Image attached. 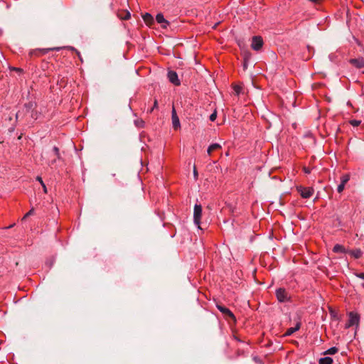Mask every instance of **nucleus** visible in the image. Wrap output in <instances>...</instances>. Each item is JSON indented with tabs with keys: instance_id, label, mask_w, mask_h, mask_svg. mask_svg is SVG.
<instances>
[{
	"instance_id": "cd10ccee",
	"label": "nucleus",
	"mask_w": 364,
	"mask_h": 364,
	"mask_svg": "<svg viewBox=\"0 0 364 364\" xmlns=\"http://www.w3.org/2000/svg\"><path fill=\"white\" fill-rule=\"evenodd\" d=\"M245 352L244 350L237 349L236 351V357L237 358L242 356V355H245Z\"/></svg>"
},
{
	"instance_id": "20e7f679",
	"label": "nucleus",
	"mask_w": 364,
	"mask_h": 364,
	"mask_svg": "<svg viewBox=\"0 0 364 364\" xmlns=\"http://www.w3.org/2000/svg\"><path fill=\"white\" fill-rule=\"evenodd\" d=\"M276 296L279 302L284 303L290 300L289 293L284 288H279L276 290Z\"/></svg>"
},
{
	"instance_id": "f03ea898",
	"label": "nucleus",
	"mask_w": 364,
	"mask_h": 364,
	"mask_svg": "<svg viewBox=\"0 0 364 364\" xmlns=\"http://www.w3.org/2000/svg\"><path fill=\"white\" fill-rule=\"evenodd\" d=\"M217 309L223 314V316L225 319H231L234 322L236 321V318L233 313L227 307L225 306H223L222 304L217 303L216 304Z\"/></svg>"
},
{
	"instance_id": "4468645a",
	"label": "nucleus",
	"mask_w": 364,
	"mask_h": 364,
	"mask_svg": "<svg viewBox=\"0 0 364 364\" xmlns=\"http://www.w3.org/2000/svg\"><path fill=\"white\" fill-rule=\"evenodd\" d=\"M300 327H301V322L298 321L296 323L295 327L289 328L287 330L284 335L287 336H289L292 335L294 333H295L296 331H297L298 330H299Z\"/></svg>"
},
{
	"instance_id": "a19ab883",
	"label": "nucleus",
	"mask_w": 364,
	"mask_h": 364,
	"mask_svg": "<svg viewBox=\"0 0 364 364\" xmlns=\"http://www.w3.org/2000/svg\"><path fill=\"white\" fill-rule=\"evenodd\" d=\"M234 339L238 342H242L237 336H234Z\"/></svg>"
},
{
	"instance_id": "6ab92c4d",
	"label": "nucleus",
	"mask_w": 364,
	"mask_h": 364,
	"mask_svg": "<svg viewBox=\"0 0 364 364\" xmlns=\"http://www.w3.org/2000/svg\"><path fill=\"white\" fill-rule=\"evenodd\" d=\"M338 348L336 347H331L323 353V355H334L338 353Z\"/></svg>"
},
{
	"instance_id": "2f4dec72",
	"label": "nucleus",
	"mask_w": 364,
	"mask_h": 364,
	"mask_svg": "<svg viewBox=\"0 0 364 364\" xmlns=\"http://www.w3.org/2000/svg\"><path fill=\"white\" fill-rule=\"evenodd\" d=\"M64 48H66V49H68V50H75V51H76V53H77V55H78V57H79L80 58H80V52L77 51L74 48H73V47H65ZM80 60H82V59H80Z\"/></svg>"
},
{
	"instance_id": "a878e982",
	"label": "nucleus",
	"mask_w": 364,
	"mask_h": 364,
	"mask_svg": "<svg viewBox=\"0 0 364 364\" xmlns=\"http://www.w3.org/2000/svg\"><path fill=\"white\" fill-rule=\"evenodd\" d=\"M158 108V100L156 99L154 100V105L148 111L149 113H151L155 109Z\"/></svg>"
},
{
	"instance_id": "79ce46f5",
	"label": "nucleus",
	"mask_w": 364,
	"mask_h": 364,
	"mask_svg": "<svg viewBox=\"0 0 364 364\" xmlns=\"http://www.w3.org/2000/svg\"><path fill=\"white\" fill-rule=\"evenodd\" d=\"M362 285H363V287H364V284H363Z\"/></svg>"
},
{
	"instance_id": "9b49d317",
	"label": "nucleus",
	"mask_w": 364,
	"mask_h": 364,
	"mask_svg": "<svg viewBox=\"0 0 364 364\" xmlns=\"http://www.w3.org/2000/svg\"><path fill=\"white\" fill-rule=\"evenodd\" d=\"M349 63L357 68L360 69L364 68L363 58H351L349 60Z\"/></svg>"
},
{
	"instance_id": "39448f33",
	"label": "nucleus",
	"mask_w": 364,
	"mask_h": 364,
	"mask_svg": "<svg viewBox=\"0 0 364 364\" xmlns=\"http://www.w3.org/2000/svg\"><path fill=\"white\" fill-rule=\"evenodd\" d=\"M202 216V206L199 204H196L193 210V220L194 223L199 228Z\"/></svg>"
},
{
	"instance_id": "7ed1b4c3",
	"label": "nucleus",
	"mask_w": 364,
	"mask_h": 364,
	"mask_svg": "<svg viewBox=\"0 0 364 364\" xmlns=\"http://www.w3.org/2000/svg\"><path fill=\"white\" fill-rule=\"evenodd\" d=\"M296 190L303 198H309L314 193V190L312 187H304L302 186H299L296 187Z\"/></svg>"
},
{
	"instance_id": "473e14b6",
	"label": "nucleus",
	"mask_w": 364,
	"mask_h": 364,
	"mask_svg": "<svg viewBox=\"0 0 364 364\" xmlns=\"http://www.w3.org/2000/svg\"><path fill=\"white\" fill-rule=\"evenodd\" d=\"M34 213V209L33 208H31L24 216V218L29 216V215H33Z\"/></svg>"
},
{
	"instance_id": "58836bf2",
	"label": "nucleus",
	"mask_w": 364,
	"mask_h": 364,
	"mask_svg": "<svg viewBox=\"0 0 364 364\" xmlns=\"http://www.w3.org/2000/svg\"><path fill=\"white\" fill-rule=\"evenodd\" d=\"M193 174H194L195 178L198 177V172L196 171V167L194 168V170H193Z\"/></svg>"
},
{
	"instance_id": "72a5a7b5",
	"label": "nucleus",
	"mask_w": 364,
	"mask_h": 364,
	"mask_svg": "<svg viewBox=\"0 0 364 364\" xmlns=\"http://www.w3.org/2000/svg\"><path fill=\"white\" fill-rule=\"evenodd\" d=\"M11 70H15L17 73H21L23 72V70L19 68H12Z\"/></svg>"
},
{
	"instance_id": "c9c22d12",
	"label": "nucleus",
	"mask_w": 364,
	"mask_h": 364,
	"mask_svg": "<svg viewBox=\"0 0 364 364\" xmlns=\"http://www.w3.org/2000/svg\"><path fill=\"white\" fill-rule=\"evenodd\" d=\"M304 171L306 173H311V171H310V168H307V167H304L303 168Z\"/></svg>"
},
{
	"instance_id": "0eeeda50",
	"label": "nucleus",
	"mask_w": 364,
	"mask_h": 364,
	"mask_svg": "<svg viewBox=\"0 0 364 364\" xmlns=\"http://www.w3.org/2000/svg\"><path fill=\"white\" fill-rule=\"evenodd\" d=\"M61 48L55 47L52 48H43V49H36L33 50L29 53V55L31 56L35 55V56H40L41 55H45L48 53L50 50H59Z\"/></svg>"
},
{
	"instance_id": "f3484780",
	"label": "nucleus",
	"mask_w": 364,
	"mask_h": 364,
	"mask_svg": "<svg viewBox=\"0 0 364 364\" xmlns=\"http://www.w3.org/2000/svg\"><path fill=\"white\" fill-rule=\"evenodd\" d=\"M118 16L122 20H128L131 17V14L128 11H122L118 14Z\"/></svg>"
},
{
	"instance_id": "9d476101",
	"label": "nucleus",
	"mask_w": 364,
	"mask_h": 364,
	"mask_svg": "<svg viewBox=\"0 0 364 364\" xmlns=\"http://www.w3.org/2000/svg\"><path fill=\"white\" fill-rule=\"evenodd\" d=\"M168 77L169 81L175 85H179L181 84L180 80L178 78V75L175 71L171 70L168 73Z\"/></svg>"
},
{
	"instance_id": "f8f14e48",
	"label": "nucleus",
	"mask_w": 364,
	"mask_h": 364,
	"mask_svg": "<svg viewBox=\"0 0 364 364\" xmlns=\"http://www.w3.org/2000/svg\"><path fill=\"white\" fill-rule=\"evenodd\" d=\"M348 254H349L354 259H359L363 256V252L360 249L348 250Z\"/></svg>"
},
{
	"instance_id": "f704fd0d",
	"label": "nucleus",
	"mask_w": 364,
	"mask_h": 364,
	"mask_svg": "<svg viewBox=\"0 0 364 364\" xmlns=\"http://www.w3.org/2000/svg\"><path fill=\"white\" fill-rule=\"evenodd\" d=\"M250 56H251V54L250 53H245L244 58H246V61H248Z\"/></svg>"
},
{
	"instance_id": "1a4fd4ad",
	"label": "nucleus",
	"mask_w": 364,
	"mask_h": 364,
	"mask_svg": "<svg viewBox=\"0 0 364 364\" xmlns=\"http://www.w3.org/2000/svg\"><path fill=\"white\" fill-rule=\"evenodd\" d=\"M156 21L158 23L161 24L162 28H166L169 26V22L164 18V16L161 13H159L156 16Z\"/></svg>"
},
{
	"instance_id": "b1692460",
	"label": "nucleus",
	"mask_w": 364,
	"mask_h": 364,
	"mask_svg": "<svg viewBox=\"0 0 364 364\" xmlns=\"http://www.w3.org/2000/svg\"><path fill=\"white\" fill-rule=\"evenodd\" d=\"M53 151L55 155L56 156V158L58 159H59V160L61 159V156H60V150H59L58 147L54 146L53 148Z\"/></svg>"
},
{
	"instance_id": "e433bc0d",
	"label": "nucleus",
	"mask_w": 364,
	"mask_h": 364,
	"mask_svg": "<svg viewBox=\"0 0 364 364\" xmlns=\"http://www.w3.org/2000/svg\"><path fill=\"white\" fill-rule=\"evenodd\" d=\"M247 63H248V61H246V58H244V62H243L244 69H247Z\"/></svg>"
},
{
	"instance_id": "c85d7f7f",
	"label": "nucleus",
	"mask_w": 364,
	"mask_h": 364,
	"mask_svg": "<svg viewBox=\"0 0 364 364\" xmlns=\"http://www.w3.org/2000/svg\"><path fill=\"white\" fill-rule=\"evenodd\" d=\"M345 184H343V183H340L337 188V191L338 193H341L343 192V191L344 190V188H345Z\"/></svg>"
},
{
	"instance_id": "6e6552de",
	"label": "nucleus",
	"mask_w": 364,
	"mask_h": 364,
	"mask_svg": "<svg viewBox=\"0 0 364 364\" xmlns=\"http://www.w3.org/2000/svg\"><path fill=\"white\" fill-rule=\"evenodd\" d=\"M171 119H172L173 128L175 130H177L178 129H179L181 127V124H180L179 118L176 114V111L174 107H173L172 111H171Z\"/></svg>"
},
{
	"instance_id": "f257e3e1",
	"label": "nucleus",
	"mask_w": 364,
	"mask_h": 364,
	"mask_svg": "<svg viewBox=\"0 0 364 364\" xmlns=\"http://www.w3.org/2000/svg\"><path fill=\"white\" fill-rule=\"evenodd\" d=\"M348 321L345 325L346 328H349L353 326H358L360 322V315L358 313L350 311L348 314Z\"/></svg>"
},
{
	"instance_id": "393cba45",
	"label": "nucleus",
	"mask_w": 364,
	"mask_h": 364,
	"mask_svg": "<svg viewBox=\"0 0 364 364\" xmlns=\"http://www.w3.org/2000/svg\"><path fill=\"white\" fill-rule=\"evenodd\" d=\"M234 92L237 95H239L242 91V87L240 85H235L233 87Z\"/></svg>"
},
{
	"instance_id": "c756f323",
	"label": "nucleus",
	"mask_w": 364,
	"mask_h": 364,
	"mask_svg": "<svg viewBox=\"0 0 364 364\" xmlns=\"http://www.w3.org/2000/svg\"><path fill=\"white\" fill-rule=\"evenodd\" d=\"M217 117V112L215 111L213 113H212L210 116V120L211 122H214Z\"/></svg>"
},
{
	"instance_id": "7c9ffc66",
	"label": "nucleus",
	"mask_w": 364,
	"mask_h": 364,
	"mask_svg": "<svg viewBox=\"0 0 364 364\" xmlns=\"http://www.w3.org/2000/svg\"><path fill=\"white\" fill-rule=\"evenodd\" d=\"M355 275L360 279H364V272H360V273L356 272V273H355Z\"/></svg>"
},
{
	"instance_id": "ea45409f",
	"label": "nucleus",
	"mask_w": 364,
	"mask_h": 364,
	"mask_svg": "<svg viewBox=\"0 0 364 364\" xmlns=\"http://www.w3.org/2000/svg\"><path fill=\"white\" fill-rule=\"evenodd\" d=\"M56 162V159H53L50 162L48 163V165L49 166H52L53 164H54Z\"/></svg>"
},
{
	"instance_id": "dca6fc26",
	"label": "nucleus",
	"mask_w": 364,
	"mask_h": 364,
	"mask_svg": "<svg viewBox=\"0 0 364 364\" xmlns=\"http://www.w3.org/2000/svg\"><path fill=\"white\" fill-rule=\"evenodd\" d=\"M221 148H222V146H220V144H219L218 143L212 144L208 148V150H207L208 154L209 156H210L212 154L213 151L219 150Z\"/></svg>"
},
{
	"instance_id": "5701e85b",
	"label": "nucleus",
	"mask_w": 364,
	"mask_h": 364,
	"mask_svg": "<svg viewBox=\"0 0 364 364\" xmlns=\"http://www.w3.org/2000/svg\"><path fill=\"white\" fill-rule=\"evenodd\" d=\"M36 181H39V182H40L41 186H42V187H43V191H44V193H47V188H46V185H45V183H43V180H42V178H41V176H38L36 177Z\"/></svg>"
},
{
	"instance_id": "a211bd4d",
	"label": "nucleus",
	"mask_w": 364,
	"mask_h": 364,
	"mask_svg": "<svg viewBox=\"0 0 364 364\" xmlns=\"http://www.w3.org/2000/svg\"><path fill=\"white\" fill-rule=\"evenodd\" d=\"M333 362L331 357H324L318 360V364H332Z\"/></svg>"
},
{
	"instance_id": "4be33fe9",
	"label": "nucleus",
	"mask_w": 364,
	"mask_h": 364,
	"mask_svg": "<svg viewBox=\"0 0 364 364\" xmlns=\"http://www.w3.org/2000/svg\"><path fill=\"white\" fill-rule=\"evenodd\" d=\"M350 179V176L348 174H344L341 177V183L346 184Z\"/></svg>"
},
{
	"instance_id": "412c9836",
	"label": "nucleus",
	"mask_w": 364,
	"mask_h": 364,
	"mask_svg": "<svg viewBox=\"0 0 364 364\" xmlns=\"http://www.w3.org/2000/svg\"><path fill=\"white\" fill-rule=\"evenodd\" d=\"M35 106H36V104L33 102H29L24 105V107L26 109L27 112H29L30 110H33V109L34 108Z\"/></svg>"
},
{
	"instance_id": "bb28decb",
	"label": "nucleus",
	"mask_w": 364,
	"mask_h": 364,
	"mask_svg": "<svg viewBox=\"0 0 364 364\" xmlns=\"http://www.w3.org/2000/svg\"><path fill=\"white\" fill-rule=\"evenodd\" d=\"M360 120H356V119H352L350 121V124L353 126V127H358L360 124Z\"/></svg>"
},
{
	"instance_id": "ddd939ff",
	"label": "nucleus",
	"mask_w": 364,
	"mask_h": 364,
	"mask_svg": "<svg viewBox=\"0 0 364 364\" xmlns=\"http://www.w3.org/2000/svg\"><path fill=\"white\" fill-rule=\"evenodd\" d=\"M143 20L145 22V23L148 26H151L154 23V19L151 14L149 13H146L144 15H143Z\"/></svg>"
},
{
	"instance_id": "423d86ee",
	"label": "nucleus",
	"mask_w": 364,
	"mask_h": 364,
	"mask_svg": "<svg viewBox=\"0 0 364 364\" xmlns=\"http://www.w3.org/2000/svg\"><path fill=\"white\" fill-rule=\"evenodd\" d=\"M264 44L263 39L259 36H253L252 38L251 48L256 51L261 50Z\"/></svg>"
},
{
	"instance_id": "4c0bfd02",
	"label": "nucleus",
	"mask_w": 364,
	"mask_h": 364,
	"mask_svg": "<svg viewBox=\"0 0 364 364\" xmlns=\"http://www.w3.org/2000/svg\"><path fill=\"white\" fill-rule=\"evenodd\" d=\"M36 115H37V112H34L33 111H32L31 117L36 119H37Z\"/></svg>"
},
{
	"instance_id": "2eb2a0df",
	"label": "nucleus",
	"mask_w": 364,
	"mask_h": 364,
	"mask_svg": "<svg viewBox=\"0 0 364 364\" xmlns=\"http://www.w3.org/2000/svg\"><path fill=\"white\" fill-rule=\"evenodd\" d=\"M333 252L335 253H348V250H346L344 246L336 244L333 248Z\"/></svg>"
},
{
	"instance_id": "aec40b11",
	"label": "nucleus",
	"mask_w": 364,
	"mask_h": 364,
	"mask_svg": "<svg viewBox=\"0 0 364 364\" xmlns=\"http://www.w3.org/2000/svg\"><path fill=\"white\" fill-rule=\"evenodd\" d=\"M134 122L135 126L138 128H143L145 125V122L142 119H136Z\"/></svg>"
}]
</instances>
